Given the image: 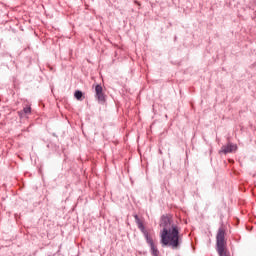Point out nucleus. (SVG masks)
Returning a JSON list of instances; mask_svg holds the SVG:
<instances>
[{
    "instance_id": "obj_1",
    "label": "nucleus",
    "mask_w": 256,
    "mask_h": 256,
    "mask_svg": "<svg viewBox=\"0 0 256 256\" xmlns=\"http://www.w3.org/2000/svg\"><path fill=\"white\" fill-rule=\"evenodd\" d=\"M160 238L162 245H168V247H172V249H178L179 245H181L179 228L177 226H172L170 229H162Z\"/></svg>"
},
{
    "instance_id": "obj_2",
    "label": "nucleus",
    "mask_w": 256,
    "mask_h": 256,
    "mask_svg": "<svg viewBox=\"0 0 256 256\" xmlns=\"http://www.w3.org/2000/svg\"><path fill=\"white\" fill-rule=\"evenodd\" d=\"M217 252L219 256H229L225 251V228L220 227L216 235Z\"/></svg>"
},
{
    "instance_id": "obj_3",
    "label": "nucleus",
    "mask_w": 256,
    "mask_h": 256,
    "mask_svg": "<svg viewBox=\"0 0 256 256\" xmlns=\"http://www.w3.org/2000/svg\"><path fill=\"white\" fill-rule=\"evenodd\" d=\"M136 224L138 225V229H140L141 233H143L148 245H150V247H152L153 245H155V243H153V238L151 237V235H149V232L145 229V226L143 225V222L141 221V219H139L138 215H134Z\"/></svg>"
},
{
    "instance_id": "obj_4",
    "label": "nucleus",
    "mask_w": 256,
    "mask_h": 256,
    "mask_svg": "<svg viewBox=\"0 0 256 256\" xmlns=\"http://www.w3.org/2000/svg\"><path fill=\"white\" fill-rule=\"evenodd\" d=\"M160 227L163 229H171L172 227H177V225L173 224V220L167 216H162L160 221Z\"/></svg>"
},
{
    "instance_id": "obj_5",
    "label": "nucleus",
    "mask_w": 256,
    "mask_h": 256,
    "mask_svg": "<svg viewBox=\"0 0 256 256\" xmlns=\"http://www.w3.org/2000/svg\"><path fill=\"white\" fill-rule=\"evenodd\" d=\"M237 151V145L228 143L227 145L222 146L219 153H224V155H227V153H235Z\"/></svg>"
},
{
    "instance_id": "obj_6",
    "label": "nucleus",
    "mask_w": 256,
    "mask_h": 256,
    "mask_svg": "<svg viewBox=\"0 0 256 256\" xmlns=\"http://www.w3.org/2000/svg\"><path fill=\"white\" fill-rule=\"evenodd\" d=\"M96 99L100 103H105V94L103 93V87L99 84L95 86Z\"/></svg>"
},
{
    "instance_id": "obj_7",
    "label": "nucleus",
    "mask_w": 256,
    "mask_h": 256,
    "mask_svg": "<svg viewBox=\"0 0 256 256\" xmlns=\"http://www.w3.org/2000/svg\"><path fill=\"white\" fill-rule=\"evenodd\" d=\"M151 247V253L153 256H159V250H157V247L154 245L150 246Z\"/></svg>"
},
{
    "instance_id": "obj_8",
    "label": "nucleus",
    "mask_w": 256,
    "mask_h": 256,
    "mask_svg": "<svg viewBox=\"0 0 256 256\" xmlns=\"http://www.w3.org/2000/svg\"><path fill=\"white\" fill-rule=\"evenodd\" d=\"M74 97L80 101L81 97H83V92L77 90L75 93H74Z\"/></svg>"
},
{
    "instance_id": "obj_9",
    "label": "nucleus",
    "mask_w": 256,
    "mask_h": 256,
    "mask_svg": "<svg viewBox=\"0 0 256 256\" xmlns=\"http://www.w3.org/2000/svg\"><path fill=\"white\" fill-rule=\"evenodd\" d=\"M23 112L26 114V115H29L31 114V107L30 106H27L23 109Z\"/></svg>"
}]
</instances>
